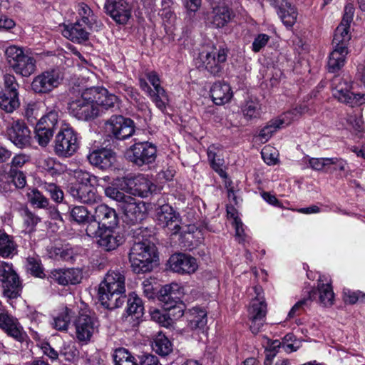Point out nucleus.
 I'll return each instance as SVG.
<instances>
[{"mask_svg": "<svg viewBox=\"0 0 365 365\" xmlns=\"http://www.w3.org/2000/svg\"><path fill=\"white\" fill-rule=\"evenodd\" d=\"M147 232L141 227L133 231L135 242L129 253V259L133 272H147L152 269L153 263L158 257L156 247L143 232Z\"/></svg>", "mask_w": 365, "mask_h": 365, "instance_id": "nucleus-1", "label": "nucleus"}, {"mask_svg": "<svg viewBox=\"0 0 365 365\" xmlns=\"http://www.w3.org/2000/svg\"><path fill=\"white\" fill-rule=\"evenodd\" d=\"M125 276L118 270L108 271L98 289L102 305L109 309L121 307L125 302Z\"/></svg>", "mask_w": 365, "mask_h": 365, "instance_id": "nucleus-2", "label": "nucleus"}, {"mask_svg": "<svg viewBox=\"0 0 365 365\" xmlns=\"http://www.w3.org/2000/svg\"><path fill=\"white\" fill-rule=\"evenodd\" d=\"M91 87L82 91L80 96L68 103L69 113L79 120L88 121L99 115V109Z\"/></svg>", "mask_w": 365, "mask_h": 365, "instance_id": "nucleus-3", "label": "nucleus"}, {"mask_svg": "<svg viewBox=\"0 0 365 365\" xmlns=\"http://www.w3.org/2000/svg\"><path fill=\"white\" fill-rule=\"evenodd\" d=\"M331 86L333 96L339 102L351 107L360 106L365 103V93H354L351 91L352 81L349 76H335Z\"/></svg>", "mask_w": 365, "mask_h": 365, "instance_id": "nucleus-4", "label": "nucleus"}, {"mask_svg": "<svg viewBox=\"0 0 365 365\" xmlns=\"http://www.w3.org/2000/svg\"><path fill=\"white\" fill-rule=\"evenodd\" d=\"M145 75L153 89L148 85L146 80L142 78L139 79L140 88L149 96L158 108L162 111L164 110L169 98L165 90L160 85V76L154 71H147Z\"/></svg>", "mask_w": 365, "mask_h": 365, "instance_id": "nucleus-5", "label": "nucleus"}, {"mask_svg": "<svg viewBox=\"0 0 365 365\" xmlns=\"http://www.w3.org/2000/svg\"><path fill=\"white\" fill-rule=\"evenodd\" d=\"M79 148L78 133L68 125L61 128L54 139L53 150L61 158L72 156Z\"/></svg>", "mask_w": 365, "mask_h": 365, "instance_id": "nucleus-6", "label": "nucleus"}, {"mask_svg": "<svg viewBox=\"0 0 365 365\" xmlns=\"http://www.w3.org/2000/svg\"><path fill=\"white\" fill-rule=\"evenodd\" d=\"M0 282L5 297L13 299L20 297L22 286L12 264L0 262Z\"/></svg>", "mask_w": 365, "mask_h": 365, "instance_id": "nucleus-7", "label": "nucleus"}, {"mask_svg": "<svg viewBox=\"0 0 365 365\" xmlns=\"http://www.w3.org/2000/svg\"><path fill=\"white\" fill-rule=\"evenodd\" d=\"M117 185L123 191L141 197H148L156 187L148 176L142 174L120 178L118 180Z\"/></svg>", "mask_w": 365, "mask_h": 365, "instance_id": "nucleus-8", "label": "nucleus"}, {"mask_svg": "<svg viewBox=\"0 0 365 365\" xmlns=\"http://www.w3.org/2000/svg\"><path fill=\"white\" fill-rule=\"evenodd\" d=\"M63 75L58 68H49L36 76L31 82L32 91L38 94H47L62 83Z\"/></svg>", "mask_w": 365, "mask_h": 365, "instance_id": "nucleus-9", "label": "nucleus"}, {"mask_svg": "<svg viewBox=\"0 0 365 365\" xmlns=\"http://www.w3.org/2000/svg\"><path fill=\"white\" fill-rule=\"evenodd\" d=\"M98 322L86 305L81 303V312L75 322L76 335L78 341L87 343L97 331Z\"/></svg>", "mask_w": 365, "mask_h": 365, "instance_id": "nucleus-10", "label": "nucleus"}, {"mask_svg": "<svg viewBox=\"0 0 365 365\" xmlns=\"http://www.w3.org/2000/svg\"><path fill=\"white\" fill-rule=\"evenodd\" d=\"M156 147L148 142L135 143L127 150L128 158L138 166L153 163L156 158Z\"/></svg>", "mask_w": 365, "mask_h": 365, "instance_id": "nucleus-11", "label": "nucleus"}, {"mask_svg": "<svg viewBox=\"0 0 365 365\" xmlns=\"http://www.w3.org/2000/svg\"><path fill=\"white\" fill-rule=\"evenodd\" d=\"M106 130L118 140H125L135 133V123L130 118L122 115H112L105 124Z\"/></svg>", "mask_w": 365, "mask_h": 365, "instance_id": "nucleus-12", "label": "nucleus"}, {"mask_svg": "<svg viewBox=\"0 0 365 365\" xmlns=\"http://www.w3.org/2000/svg\"><path fill=\"white\" fill-rule=\"evenodd\" d=\"M306 110V107L295 108L292 111L287 112L279 118L273 119L267 124L259 132V138L262 143H266L272 136V135L279 128L285 127L290 124L292 120L298 115Z\"/></svg>", "mask_w": 365, "mask_h": 365, "instance_id": "nucleus-13", "label": "nucleus"}, {"mask_svg": "<svg viewBox=\"0 0 365 365\" xmlns=\"http://www.w3.org/2000/svg\"><path fill=\"white\" fill-rule=\"evenodd\" d=\"M207 25L214 29L224 27L232 18V12L225 3L214 2L211 10L205 13Z\"/></svg>", "mask_w": 365, "mask_h": 365, "instance_id": "nucleus-14", "label": "nucleus"}, {"mask_svg": "<svg viewBox=\"0 0 365 365\" xmlns=\"http://www.w3.org/2000/svg\"><path fill=\"white\" fill-rule=\"evenodd\" d=\"M156 219L162 227L167 228L172 235L178 233L181 229L179 215L168 204L156 208Z\"/></svg>", "mask_w": 365, "mask_h": 365, "instance_id": "nucleus-15", "label": "nucleus"}, {"mask_svg": "<svg viewBox=\"0 0 365 365\" xmlns=\"http://www.w3.org/2000/svg\"><path fill=\"white\" fill-rule=\"evenodd\" d=\"M106 13L119 24H125L131 16L132 6L126 0H107Z\"/></svg>", "mask_w": 365, "mask_h": 365, "instance_id": "nucleus-16", "label": "nucleus"}, {"mask_svg": "<svg viewBox=\"0 0 365 365\" xmlns=\"http://www.w3.org/2000/svg\"><path fill=\"white\" fill-rule=\"evenodd\" d=\"M126 199L120 207L123 212L125 221L133 225L140 222L146 216L145 203L131 196Z\"/></svg>", "mask_w": 365, "mask_h": 365, "instance_id": "nucleus-17", "label": "nucleus"}, {"mask_svg": "<svg viewBox=\"0 0 365 365\" xmlns=\"http://www.w3.org/2000/svg\"><path fill=\"white\" fill-rule=\"evenodd\" d=\"M9 139L18 148H24L30 145L31 132L21 120H14L7 128Z\"/></svg>", "mask_w": 365, "mask_h": 365, "instance_id": "nucleus-18", "label": "nucleus"}, {"mask_svg": "<svg viewBox=\"0 0 365 365\" xmlns=\"http://www.w3.org/2000/svg\"><path fill=\"white\" fill-rule=\"evenodd\" d=\"M267 313V305L263 300L254 299L248 309V317L250 321L251 331L257 334L259 333L264 323Z\"/></svg>", "mask_w": 365, "mask_h": 365, "instance_id": "nucleus-19", "label": "nucleus"}, {"mask_svg": "<svg viewBox=\"0 0 365 365\" xmlns=\"http://www.w3.org/2000/svg\"><path fill=\"white\" fill-rule=\"evenodd\" d=\"M169 266L171 270L180 274H192L198 268L195 258L182 253L173 255L169 259Z\"/></svg>", "mask_w": 365, "mask_h": 365, "instance_id": "nucleus-20", "label": "nucleus"}, {"mask_svg": "<svg viewBox=\"0 0 365 365\" xmlns=\"http://www.w3.org/2000/svg\"><path fill=\"white\" fill-rule=\"evenodd\" d=\"M227 53L224 49L217 51L202 52L200 54V60L202 66L213 75H217L222 70V64L225 62Z\"/></svg>", "mask_w": 365, "mask_h": 365, "instance_id": "nucleus-21", "label": "nucleus"}, {"mask_svg": "<svg viewBox=\"0 0 365 365\" xmlns=\"http://www.w3.org/2000/svg\"><path fill=\"white\" fill-rule=\"evenodd\" d=\"M0 329L19 341H23L26 336L18 319L4 309L0 312Z\"/></svg>", "mask_w": 365, "mask_h": 365, "instance_id": "nucleus-22", "label": "nucleus"}, {"mask_svg": "<svg viewBox=\"0 0 365 365\" xmlns=\"http://www.w3.org/2000/svg\"><path fill=\"white\" fill-rule=\"evenodd\" d=\"M183 289L178 283H171L163 286L159 291L158 299L165 309H170L181 302Z\"/></svg>", "mask_w": 365, "mask_h": 365, "instance_id": "nucleus-23", "label": "nucleus"}, {"mask_svg": "<svg viewBox=\"0 0 365 365\" xmlns=\"http://www.w3.org/2000/svg\"><path fill=\"white\" fill-rule=\"evenodd\" d=\"M94 185L71 186L68 192L76 201L86 204L96 203L100 201L101 197L98 195Z\"/></svg>", "mask_w": 365, "mask_h": 365, "instance_id": "nucleus-24", "label": "nucleus"}, {"mask_svg": "<svg viewBox=\"0 0 365 365\" xmlns=\"http://www.w3.org/2000/svg\"><path fill=\"white\" fill-rule=\"evenodd\" d=\"M93 29L77 21L74 24L64 25L61 33L66 38L75 43L86 41L89 38L90 31Z\"/></svg>", "mask_w": 365, "mask_h": 365, "instance_id": "nucleus-25", "label": "nucleus"}, {"mask_svg": "<svg viewBox=\"0 0 365 365\" xmlns=\"http://www.w3.org/2000/svg\"><path fill=\"white\" fill-rule=\"evenodd\" d=\"M91 89L95 93L93 96H95V101L99 110L101 107L106 110L119 108L120 101L115 95L109 93L103 87H91Z\"/></svg>", "mask_w": 365, "mask_h": 365, "instance_id": "nucleus-26", "label": "nucleus"}, {"mask_svg": "<svg viewBox=\"0 0 365 365\" xmlns=\"http://www.w3.org/2000/svg\"><path fill=\"white\" fill-rule=\"evenodd\" d=\"M51 278L61 285L79 283L82 279V272L79 269H58L51 272Z\"/></svg>", "mask_w": 365, "mask_h": 365, "instance_id": "nucleus-27", "label": "nucleus"}, {"mask_svg": "<svg viewBox=\"0 0 365 365\" xmlns=\"http://www.w3.org/2000/svg\"><path fill=\"white\" fill-rule=\"evenodd\" d=\"M93 217L99 221L105 228H113L118 224V217L115 210L104 204L99 205L96 207Z\"/></svg>", "mask_w": 365, "mask_h": 365, "instance_id": "nucleus-28", "label": "nucleus"}, {"mask_svg": "<svg viewBox=\"0 0 365 365\" xmlns=\"http://www.w3.org/2000/svg\"><path fill=\"white\" fill-rule=\"evenodd\" d=\"M88 159L92 165L106 170L113 165L115 160V153L108 149L96 150L88 155Z\"/></svg>", "mask_w": 365, "mask_h": 365, "instance_id": "nucleus-29", "label": "nucleus"}, {"mask_svg": "<svg viewBox=\"0 0 365 365\" xmlns=\"http://www.w3.org/2000/svg\"><path fill=\"white\" fill-rule=\"evenodd\" d=\"M210 95L216 105H223L230 101L233 93L229 84L218 81L211 87Z\"/></svg>", "mask_w": 365, "mask_h": 365, "instance_id": "nucleus-30", "label": "nucleus"}, {"mask_svg": "<svg viewBox=\"0 0 365 365\" xmlns=\"http://www.w3.org/2000/svg\"><path fill=\"white\" fill-rule=\"evenodd\" d=\"M77 12L78 16L77 21H80V23L94 30H98L101 27L102 24L87 4L79 3L77 5Z\"/></svg>", "mask_w": 365, "mask_h": 365, "instance_id": "nucleus-31", "label": "nucleus"}, {"mask_svg": "<svg viewBox=\"0 0 365 365\" xmlns=\"http://www.w3.org/2000/svg\"><path fill=\"white\" fill-rule=\"evenodd\" d=\"M317 288L321 304L327 307H331L334 302V294L331 282L324 276L319 277Z\"/></svg>", "mask_w": 365, "mask_h": 365, "instance_id": "nucleus-32", "label": "nucleus"}, {"mask_svg": "<svg viewBox=\"0 0 365 365\" xmlns=\"http://www.w3.org/2000/svg\"><path fill=\"white\" fill-rule=\"evenodd\" d=\"M348 53L347 46H335L329 55L328 68L330 72L334 73L344 66L346 56Z\"/></svg>", "mask_w": 365, "mask_h": 365, "instance_id": "nucleus-33", "label": "nucleus"}, {"mask_svg": "<svg viewBox=\"0 0 365 365\" xmlns=\"http://www.w3.org/2000/svg\"><path fill=\"white\" fill-rule=\"evenodd\" d=\"M99 246L106 251L117 248L122 242V237L111 230V228H105L98 237Z\"/></svg>", "mask_w": 365, "mask_h": 365, "instance_id": "nucleus-34", "label": "nucleus"}, {"mask_svg": "<svg viewBox=\"0 0 365 365\" xmlns=\"http://www.w3.org/2000/svg\"><path fill=\"white\" fill-rule=\"evenodd\" d=\"M11 68L16 74L29 77L36 70V61L32 56L26 53Z\"/></svg>", "mask_w": 365, "mask_h": 365, "instance_id": "nucleus-35", "label": "nucleus"}, {"mask_svg": "<svg viewBox=\"0 0 365 365\" xmlns=\"http://www.w3.org/2000/svg\"><path fill=\"white\" fill-rule=\"evenodd\" d=\"M186 316L191 329H201L207 324V314L203 309L193 308L186 312Z\"/></svg>", "mask_w": 365, "mask_h": 365, "instance_id": "nucleus-36", "label": "nucleus"}, {"mask_svg": "<svg viewBox=\"0 0 365 365\" xmlns=\"http://www.w3.org/2000/svg\"><path fill=\"white\" fill-rule=\"evenodd\" d=\"M278 15L287 27H292L295 24L297 18L296 9L287 1L281 4L278 10Z\"/></svg>", "mask_w": 365, "mask_h": 365, "instance_id": "nucleus-37", "label": "nucleus"}, {"mask_svg": "<svg viewBox=\"0 0 365 365\" xmlns=\"http://www.w3.org/2000/svg\"><path fill=\"white\" fill-rule=\"evenodd\" d=\"M16 247L14 237L4 230H0V256L4 258L13 256L16 253Z\"/></svg>", "mask_w": 365, "mask_h": 365, "instance_id": "nucleus-38", "label": "nucleus"}, {"mask_svg": "<svg viewBox=\"0 0 365 365\" xmlns=\"http://www.w3.org/2000/svg\"><path fill=\"white\" fill-rule=\"evenodd\" d=\"M241 110L244 116L249 120L259 118L262 112L261 104L256 98L246 100L242 106Z\"/></svg>", "mask_w": 365, "mask_h": 365, "instance_id": "nucleus-39", "label": "nucleus"}, {"mask_svg": "<svg viewBox=\"0 0 365 365\" xmlns=\"http://www.w3.org/2000/svg\"><path fill=\"white\" fill-rule=\"evenodd\" d=\"M19 93L5 94L0 90V108L6 113H13L19 107Z\"/></svg>", "mask_w": 365, "mask_h": 365, "instance_id": "nucleus-40", "label": "nucleus"}, {"mask_svg": "<svg viewBox=\"0 0 365 365\" xmlns=\"http://www.w3.org/2000/svg\"><path fill=\"white\" fill-rule=\"evenodd\" d=\"M143 310L144 307L142 299L135 293L130 294L126 308L128 314L139 319L143 316Z\"/></svg>", "mask_w": 365, "mask_h": 365, "instance_id": "nucleus-41", "label": "nucleus"}, {"mask_svg": "<svg viewBox=\"0 0 365 365\" xmlns=\"http://www.w3.org/2000/svg\"><path fill=\"white\" fill-rule=\"evenodd\" d=\"M350 24L342 21L335 30L333 42L336 46H346L351 39L349 33Z\"/></svg>", "mask_w": 365, "mask_h": 365, "instance_id": "nucleus-42", "label": "nucleus"}, {"mask_svg": "<svg viewBox=\"0 0 365 365\" xmlns=\"http://www.w3.org/2000/svg\"><path fill=\"white\" fill-rule=\"evenodd\" d=\"M74 312L68 307L63 308L61 312L53 317V327L59 331H66Z\"/></svg>", "mask_w": 365, "mask_h": 365, "instance_id": "nucleus-43", "label": "nucleus"}, {"mask_svg": "<svg viewBox=\"0 0 365 365\" xmlns=\"http://www.w3.org/2000/svg\"><path fill=\"white\" fill-rule=\"evenodd\" d=\"M21 216L23 220L24 231L28 233L34 232L36 225L41 221V218L28 208L22 210Z\"/></svg>", "mask_w": 365, "mask_h": 365, "instance_id": "nucleus-44", "label": "nucleus"}, {"mask_svg": "<svg viewBox=\"0 0 365 365\" xmlns=\"http://www.w3.org/2000/svg\"><path fill=\"white\" fill-rule=\"evenodd\" d=\"M152 346L155 352L162 356H166L172 351L171 342L160 332L155 336Z\"/></svg>", "mask_w": 365, "mask_h": 365, "instance_id": "nucleus-45", "label": "nucleus"}, {"mask_svg": "<svg viewBox=\"0 0 365 365\" xmlns=\"http://www.w3.org/2000/svg\"><path fill=\"white\" fill-rule=\"evenodd\" d=\"M26 196L29 202L36 208L43 209L48 206V198L36 188L29 189Z\"/></svg>", "mask_w": 365, "mask_h": 365, "instance_id": "nucleus-46", "label": "nucleus"}, {"mask_svg": "<svg viewBox=\"0 0 365 365\" xmlns=\"http://www.w3.org/2000/svg\"><path fill=\"white\" fill-rule=\"evenodd\" d=\"M58 112L55 110H51L39 119L36 125L45 127L46 128H49L51 130L55 131L58 126Z\"/></svg>", "mask_w": 365, "mask_h": 365, "instance_id": "nucleus-47", "label": "nucleus"}, {"mask_svg": "<svg viewBox=\"0 0 365 365\" xmlns=\"http://www.w3.org/2000/svg\"><path fill=\"white\" fill-rule=\"evenodd\" d=\"M25 54L26 53L21 47L15 45L9 46L5 50V56L11 68L17 63Z\"/></svg>", "mask_w": 365, "mask_h": 365, "instance_id": "nucleus-48", "label": "nucleus"}, {"mask_svg": "<svg viewBox=\"0 0 365 365\" xmlns=\"http://www.w3.org/2000/svg\"><path fill=\"white\" fill-rule=\"evenodd\" d=\"M53 133L54 131L51 130V128H46L45 127L36 125L34 138L40 146L46 147L51 141Z\"/></svg>", "mask_w": 365, "mask_h": 365, "instance_id": "nucleus-49", "label": "nucleus"}, {"mask_svg": "<svg viewBox=\"0 0 365 365\" xmlns=\"http://www.w3.org/2000/svg\"><path fill=\"white\" fill-rule=\"evenodd\" d=\"M113 360L115 365H138L131 354L123 348L115 351Z\"/></svg>", "mask_w": 365, "mask_h": 365, "instance_id": "nucleus-50", "label": "nucleus"}, {"mask_svg": "<svg viewBox=\"0 0 365 365\" xmlns=\"http://www.w3.org/2000/svg\"><path fill=\"white\" fill-rule=\"evenodd\" d=\"M119 179H117L113 185V186H109L105 188V194L107 197L116 200L118 202L119 207L121 206L123 202H125L127 199L130 196L125 195L122 190L118 185L117 182Z\"/></svg>", "mask_w": 365, "mask_h": 365, "instance_id": "nucleus-51", "label": "nucleus"}, {"mask_svg": "<svg viewBox=\"0 0 365 365\" xmlns=\"http://www.w3.org/2000/svg\"><path fill=\"white\" fill-rule=\"evenodd\" d=\"M19 83H17L14 76L11 74H5L3 81L0 82V89L2 93L12 94L18 93Z\"/></svg>", "mask_w": 365, "mask_h": 365, "instance_id": "nucleus-52", "label": "nucleus"}, {"mask_svg": "<svg viewBox=\"0 0 365 365\" xmlns=\"http://www.w3.org/2000/svg\"><path fill=\"white\" fill-rule=\"evenodd\" d=\"M73 175L76 180V183L72 186L88 185L97 182V178L95 175L81 169L75 170Z\"/></svg>", "mask_w": 365, "mask_h": 365, "instance_id": "nucleus-53", "label": "nucleus"}, {"mask_svg": "<svg viewBox=\"0 0 365 365\" xmlns=\"http://www.w3.org/2000/svg\"><path fill=\"white\" fill-rule=\"evenodd\" d=\"M71 218L78 224H86L91 217L88 209L84 206H75L71 210Z\"/></svg>", "mask_w": 365, "mask_h": 365, "instance_id": "nucleus-54", "label": "nucleus"}, {"mask_svg": "<svg viewBox=\"0 0 365 365\" xmlns=\"http://www.w3.org/2000/svg\"><path fill=\"white\" fill-rule=\"evenodd\" d=\"M309 167L316 171L328 172L330 158H307Z\"/></svg>", "mask_w": 365, "mask_h": 365, "instance_id": "nucleus-55", "label": "nucleus"}, {"mask_svg": "<svg viewBox=\"0 0 365 365\" xmlns=\"http://www.w3.org/2000/svg\"><path fill=\"white\" fill-rule=\"evenodd\" d=\"M232 224L235 230V237L238 242L241 244L249 242L250 237L248 232H246L247 227L244 225L242 220L235 219V222Z\"/></svg>", "mask_w": 365, "mask_h": 365, "instance_id": "nucleus-56", "label": "nucleus"}, {"mask_svg": "<svg viewBox=\"0 0 365 365\" xmlns=\"http://www.w3.org/2000/svg\"><path fill=\"white\" fill-rule=\"evenodd\" d=\"M86 223V232L87 235L91 237H99L105 229L99 221L96 220L93 216Z\"/></svg>", "mask_w": 365, "mask_h": 365, "instance_id": "nucleus-57", "label": "nucleus"}, {"mask_svg": "<svg viewBox=\"0 0 365 365\" xmlns=\"http://www.w3.org/2000/svg\"><path fill=\"white\" fill-rule=\"evenodd\" d=\"M150 314L151 319L161 326L167 327L170 325L171 318L168 313H165L155 308H152L150 309Z\"/></svg>", "mask_w": 365, "mask_h": 365, "instance_id": "nucleus-58", "label": "nucleus"}, {"mask_svg": "<svg viewBox=\"0 0 365 365\" xmlns=\"http://www.w3.org/2000/svg\"><path fill=\"white\" fill-rule=\"evenodd\" d=\"M264 161L269 165H275L278 162V151L273 147L267 145L261 151Z\"/></svg>", "mask_w": 365, "mask_h": 365, "instance_id": "nucleus-59", "label": "nucleus"}, {"mask_svg": "<svg viewBox=\"0 0 365 365\" xmlns=\"http://www.w3.org/2000/svg\"><path fill=\"white\" fill-rule=\"evenodd\" d=\"M41 167L51 175L58 174V168L60 164L58 163L53 158L48 157L41 162Z\"/></svg>", "mask_w": 365, "mask_h": 365, "instance_id": "nucleus-60", "label": "nucleus"}, {"mask_svg": "<svg viewBox=\"0 0 365 365\" xmlns=\"http://www.w3.org/2000/svg\"><path fill=\"white\" fill-rule=\"evenodd\" d=\"M27 269L35 277H41L43 274L40 260L36 257L27 258Z\"/></svg>", "mask_w": 365, "mask_h": 365, "instance_id": "nucleus-61", "label": "nucleus"}, {"mask_svg": "<svg viewBox=\"0 0 365 365\" xmlns=\"http://www.w3.org/2000/svg\"><path fill=\"white\" fill-rule=\"evenodd\" d=\"M42 186L47 192L50 193L51 197L54 201L60 202L63 200V192L56 185L53 183L45 182Z\"/></svg>", "mask_w": 365, "mask_h": 365, "instance_id": "nucleus-62", "label": "nucleus"}, {"mask_svg": "<svg viewBox=\"0 0 365 365\" xmlns=\"http://www.w3.org/2000/svg\"><path fill=\"white\" fill-rule=\"evenodd\" d=\"M270 40V36L265 34H259L255 36L252 44V51L255 53L259 52Z\"/></svg>", "mask_w": 365, "mask_h": 365, "instance_id": "nucleus-63", "label": "nucleus"}, {"mask_svg": "<svg viewBox=\"0 0 365 365\" xmlns=\"http://www.w3.org/2000/svg\"><path fill=\"white\" fill-rule=\"evenodd\" d=\"M9 176L16 187L22 188L26 185V177L24 174L16 169H10Z\"/></svg>", "mask_w": 365, "mask_h": 365, "instance_id": "nucleus-64", "label": "nucleus"}]
</instances>
